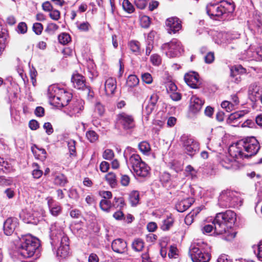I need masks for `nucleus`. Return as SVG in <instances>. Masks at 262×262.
<instances>
[{
	"label": "nucleus",
	"mask_w": 262,
	"mask_h": 262,
	"mask_svg": "<svg viewBox=\"0 0 262 262\" xmlns=\"http://www.w3.org/2000/svg\"><path fill=\"white\" fill-rule=\"evenodd\" d=\"M19 250L20 254L24 258L34 256L36 259L39 257V240L30 234L22 235L19 239Z\"/></svg>",
	"instance_id": "obj_1"
},
{
	"label": "nucleus",
	"mask_w": 262,
	"mask_h": 262,
	"mask_svg": "<svg viewBox=\"0 0 262 262\" xmlns=\"http://www.w3.org/2000/svg\"><path fill=\"white\" fill-rule=\"evenodd\" d=\"M47 96L50 104L59 108L67 105L72 98L71 93L56 84L49 86Z\"/></svg>",
	"instance_id": "obj_2"
},
{
	"label": "nucleus",
	"mask_w": 262,
	"mask_h": 262,
	"mask_svg": "<svg viewBox=\"0 0 262 262\" xmlns=\"http://www.w3.org/2000/svg\"><path fill=\"white\" fill-rule=\"evenodd\" d=\"M236 221V214L230 210L218 213L212 221L214 232L216 234L226 233Z\"/></svg>",
	"instance_id": "obj_3"
},
{
	"label": "nucleus",
	"mask_w": 262,
	"mask_h": 262,
	"mask_svg": "<svg viewBox=\"0 0 262 262\" xmlns=\"http://www.w3.org/2000/svg\"><path fill=\"white\" fill-rule=\"evenodd\" d=\"M234 10V5L230 2L223 1L219 3H210L206 6V11L211 18L217 19L227 13H232Z\"/></svg>",
	"instance_id": "obj_4"
},
{
	"label": "nucleus",
	"mask_w": 262,
	"mask_h": 262,
	"mask_svg": "<svg viewBox=\"0 0 262 262\" xmlns=\"http://www.w3.org/2000/svg\"><path fill=\"white\" fill-rule=\"evenodd\" d=\"M207 245L201 241L194 242L189 248V255L193 262H208L210 255L207 251Z\"/></svg>",
	"instance_id": "obj_5"
},
{
	"label": "nucleus",
	"mask_w": 262,
	"mask_h": 262,
	"mask_svg": "<svg viewBox=\"0 0 262 262\" xmlns=\"http://www.w3.org/2000/svg\"><path fill=\"white\" fill-rule=\"evenodd\" d=\"M242 204L239 194L236 191L223 190L219 196L217 204L221 208H235L241 206Z\"/></svg>",
	"instance_id": "obj_6"
},
{
	"label": "nucleus",
	"mask_w": 262,
	"mask_h": 262,
	"mask_svg": "<svg viewBox=\"0 0 262 262\" xmlns=\"http://www.w3.org/2000/svg\"><path fill=\"white\" fill-rule=\"evenodd\" d=\"M128 164L135 176L140 178H146L150 174V167L143 162L140 156L136 154H132L129 158Z\"/></svg>",
	"instance_id": "obj_7"
},
{
	"label": "nucleus",
	"mask_w": 262,
	"mask_h": 262,
	"mask_svg": "<svg viewBox=\"0 0 262 262\" xmlns=\"http://www.w3.org/2000/svg\"><path fill=\"white\" fill-rule=\"evenodd\" d=\"M63 224L56 222L52 224L50 227L51 244L53 247L55 248L59 244H63L69 241L68 237L63 231Z\"/></svg>",
	"instance_id": "obj_8"
},
{
	"label": "nucleus",
	"mask_w": 262,
	"mask_h": 262,
	"mask_svg": "<svg viewBox=\"0 0 262 262\" xmlns=\"http://www.w3.org/2000/svg\"><path fill=\"white\" fill-rule=\"evenodd\" d=\"M180 141L185 152L189 156L195 155L199 150V142L190 136L183 135Z\"/></svg>",
	"instance_id": "obj_9"
},
{
	"label": "nucleus",
	"mask_w": 262,
	"mask_h": 262,
	"mask_svg": "<svg viewBox=\"0 0 262 262\" xmlns=\"http://www.w3.org/2000/svg\"><path fill=\"white\" fill-rule=\"evenodd\" d=\"M162 49L169 58L178 57L183 52L181 42L177 39H172L169 42L164 43Z\"/></svg>",
	"instance_id": "obj_10"
},
{
	"label": "nucleus",
	"mask_w": 262,
	"mask_h": 262,
	"mask_svg": "<svg viewBox=\"0 0 262 262\" xmlns=\"http://www.w3.org/2000/svg\"><path fill=\"white\" fill-rule=\"evenodd\" d=\"M241 142H243V149L246 152L245 158H248L256 155L260 148L258 141L254 137H247Z\"/></svg>",
	"instance_id": "obj_11"
},
{
	"label": "nucleus",
	"mask_w": 262,
	"mask_h": 262,
	"mask_svg": "<svg viewBox=\"0 0 262 262\" xmlns=\"http://www.w3.org/2000/svg\"><path fill=\"white\" fill-rule=\"evenodd\" d=\"M117 120L125 130L130 129L135 127V119L132 115L122 112L118 115Z\"/></svg>",
	"instance_id": "obj_12"
},
{
	"label": "nucleus",
	"mask_w": 262,
	"mask_h": 262,
	"mask_svg": "<svg viewBox=\"0 0 262 262\" xmlns=\"http://www.w3.org/2000/svg\"><path fill=\"white\" fill-rule=\"evenodd\" d=\"M243 142L241 141L237 142L235 144L230 146L229 148V153L230 155L236 159L244 158L246 155V152L243 151Z\"/></svg>",
	"instance_id": "obj_13"
},
{
	"label": "nucleus",
	"mask_w": 262,
	"mask_h": 262,
	"mask_svg": "<svg viewBox=\"0 0 262 262\" xmlns=\"http://www.w3.org/2000/svg\"><path fill=\"white\" fill-rule=\"evenodd\" d=\"M18 226V221L16 217H9L4 223L3 229L6 235H11Z\"/></svg>",
	"instance_id": "obj_14"
},
{
	"label": "nucleus",
	"mask_w": 262,
	"mask_h": 262,
	"mask_svg": "<svg viewBox=\"0 0 262 262\" xmlns=\"http://www.w3.org/2000/svg\"><path fill=\"white\" fill-rule=\"evenodd\" d=\"M230 101H224L221 104L222 108L226 110L227 112H230L237 108L239 101L236 94L231 95Z\"/></svg>",
	"instance_id": "obj_15"
},
{
	"label": "nucleus",
	"mask_w": 262,
	"mask_h": 262,
	"mask_svg": "<svg viewBox=\"0 0 262 262\" xmlns=\"http://www.w3.org/2000/svg\"><path fill=\"white\" fill-rule=\"evenodd\" d=\"M166 25L168 32L175 33L181 29V21L177 17H171L166 20Z\"/></svg>",
	"instance_id": "obj_16"
},
{
	"label": "nucleus",
	"mask_w": 262,
	"mask_h": 262,
	"mask_svg": "<svg viewBox=\"0 0 262 262\" xmlns=\"http://www.w3.org/2000/svg\"><path fill=\"white\" fill-rule=\"evenodd\" d=\"M112 248L115 252L122 254L127 250V243L121 238H117L113 241Z\"/></svg>",
	"instance_id": "obj_17"
},
{
	"label": "nucleus",
	"mask_w": 262,
	"mask_h": 262,
	"mask_svg": "<svg viewBox=\"0 0 262 262\" xmlns=\"http://www.w3.org/2000/svg\"><path fill=\"white\" fill-rule=\"evenodd\" d=\"M117 88L116 79L113 77L107 78L104 83V91L108 96H112L115 94Z\"/></svg>",
	"instance_id": "obj_18"
},
{
	"label": "nucleus",
	"mask_w": 262,
	"mask_h": 262,
	"mask_svg": "<svg viewBox=\"0 0 262 262\" xmlns=\"http://www.w3.org/2000/svg\"><path fill=\"white\" fill-rule=\"evenodd\" d=\"M83 102L81 100H77L72 102L67 111V114L72 117L80 113L83 108Z\"/></svg>",
	"instance_id": "obj_19"
},
{
	"label": "nucleus",
	"mask_w": 262,
	"mask_h": 262,
	"mask_svg": "<svg viewBox=\"0 0 262 262\" xmlns=\"http://www.w3.org/2000/svg\"><path fill=\"white\" fill-rule=\"evenodd\" d=\"M204 101L196 96H192L190 100L189 110L192 113H198L202 108Z\"/></svg>",
	"instance_id": "obj_20"
},
{
	"label": "nucleus",
	"mask_w": 262,
	"mask_h": 262,
	"mask_svg": "<svg viewBox=\"0 0 262 262\" xmlns=\"http://www.w3.org/2000/svg\"><path fill=\"white\" fill-rule=\"evenodd\" d=\"M246 73V69L241 65L236 66L231 69V80L236 83L241 80V75Z\"/></svg>",
	"instance_id": "obj_21"
},
{
	"label": "nucleus",
	"mask_w": 262,
	"mask_h": 262,
	"mask_svg": "<svg viewBox=\"0 0 262 262\" xmlns=\"http://www.w3.org/2000/svg\"><path fill=\"white\" fill-rule=\"evenodd\" d=\"M186 83L191 88L195 89L198 88L199 82V75L195 72L187 73L184 76Z\"/></svg>",
	"instance_id": "obj_22"
},
{
	"label": "nucleus",
	"mask_w": 262,
	"mask_h": 262,
	"mask_svg": "<svg viewBox=\"0 0 262 262\" xmlns=\"http://www.w3.org/2000/svg\"><path fill=\"white\" fill-rule=\"evenodd\" d=\"M194 202L193 198L187 197L179 201L176 204V208L179 212H183L188 209Z\"/></svg>",
	"instance_id": "obj_23"
},
{
	"label": "nucleus",
	"mask_w": 262,
	"mask_h": 262,
	"mask_svg": "<svg viewBox=\"0 0 262 262\" xmlns=\"http://www.w3.org/2000/svg\"><path fill=\"white\" fill-rule=\"evenodd\" d=\"M239 37V34L235 33L234 34L227 33H220L217 35V38L220 40H216L217 44L229 42L231 40Z\"/></svg>",
	"instance_id": "obj_24"
},
{
	"label": "nucleus",
	"mask_w": 262,
	"mask_h": 262,
	"mask_svg": "<svg viewBox=\"0 0 262 262\" xmlns=\"http://www.w3.org/2000/svg\"><path fill=\"white\" fill-rule=\"evenodd\" d=\"M71 80L74 86L77 89L83 90L86 87L85 78L81 75L79 74L73 75Z\"/></svg>",
	"instance_id": "obj_25"
},
{
	"label": "nucleus",
	"mask_w": 262,
	"mask_h": 262,
	"mask_svg": "<svg viewBox=\"0 0 262 262\" xmlns=\"http://www.w3.org/2000/svg\"><path fill=\"white\" fill-rule=\"evenodd\" d=\"M58 245H59V247L56 252L57 256L61 258L68 257L70 253L69 241L63 243V244H59Z\"/></svg>",
	"instance_id": "obj_26"
},
{
	"label": "nucleus",
	"mask_w": 262,
	"mask_h": 262,
	"mask_svg": "<svg viewBox=\"0 0 262 262\" xmlns=\"http://www.w3.org/2000/svg\"><path fill=\"white\" fill-rule=\"evenodd\" d=\"M259 87L255 83L251 84L248 90L249 99L252 102H256L259 97Z\"/></svg>",
	"instance_id": "obj_27"
},
{
	"label": "nucleus",
	"mask_w": 262,
	"mask_h": 262,
	"mask_svg": "<svg viewBox=\"0 0 262 262\" xmlns=\"http://www.w3.org/2000/svg\"><path fill=\"white\" fill-rule=\"evenodd\" d=\"M53 176L54 177L53 183L55 185L63 187L68 183V180L64 174L55 173Z\"/></svg>",
	"instance_id": "obj_28"
},
{
	"label": "nucleus",
	"mask_w": 262,
	"mask_h": 262,
	"mask_svg": "<svg viewBox=\"0 0 262 262\" xmlns=\"http://www.w3.org/2000/svg\"><path fill=\"white\" fill-rule=\"evenodd\" d=\"M174 219L171 216H168L163 220L161 228L163 231H167L173 226Z\"/></svg>",
	"instance_id": "obj_29"
},
{
	"label": "nucleus",
	"mask_w": 262,
	"mask_h": 262,
	"mask_svg": "<svg viewBox=\"0 0 262 262\" xmlns=\"http://www.w3.org/2000/svg\"><path fill=\"white\" fill-rule=\"evenodd\" d=\"M32 151L37 159H45L47 157V152L45 149L43 148H39L35 146V148H32Z\"/></svg>",
	"instance_id": "obj_30"
},
{
	"label": "nucleus",
	"mask_w": 262,
	"mask_h": 262,
	"mask_svg": "<svg viewBox=\"0 0 262 262\" xmlns=\"http://www.w3.org/2000/svg\"><path fill=\"white\" fill-rule=\"evenodd\" d=\"M139 80L135 75H129L126 80V86L129 88H132L138 85Z\"/></svg>",
	"instance_id": "obj_31"
},
{
	"label": "nucleus",
	"mask_w": 262,
	"mask_h": 262,
	"mask_svg": "<svg viewBox=\"0 0 262 262\" xmlns=\"http://www.w3.org/2000/svg\"><path fill=\"white\" fill-rule=\"evenodd\" d=\"M129 200L132 206H136L139 202V192L137 191H132L129 194Z\"/></svg>",
	"instance_id": "obj_32"
},
{
	"label": "nucleus",
	"mask_w": 262,
	"mask_h": 262,
	"mask_svg": "<svg viewBox=\"0 0 262 262\" xmlns=\"http://www.w3.org/2000/svg\"><path fill=\"white\" fill-rule=\"evenodd\" d=\"M244 115V114L243 112H236L234 113H232L228 117L227 120V122L229 124L234 123L236 120L243 117Z\"/></svg>",
	"instance_id": "obj_33"
},
{
	"label": "nucleus",
	"mask_w": 262,
	"mask_h": 262,
	"mask_svg": "<svg viewBox=\"0 0 262 262\" xmlns=\"http://www.w3.org/2000/svg\"><path fill=\"white\" fill-rule=\"evenodd\" d=\"M144 246V243L142 239L140 238L135 239L132 243V247L136 251H141Z\"/></svg>",
	"instance_id": "obj_34"
},
{
	"label": "nucleus",
	"mask_w": 262,
	"mask_h": 262,
	"mask_svg": "<svg viewBox=\"0 0 262 262\" xmlns=\"http://www.w3.org/2000/svg\"><path fill=\"white\" fill-rule=\"evenodd\" d=\"M138 147L141 152L144 155H148L150 150V146L148 142L142 141L138 144Z\"/></svg>",
	"instance_id": "obj_35"
},
{
	"label": "nucleus",
	"mask_w": 262,
	"mask_h": 262,
	"mask_svg": "<svg viewBox=\"0 0 262 262\" xmlns=\"http://www.w3.org/2000/svg\"><path fill=\"white\" fill-rule=\"evenodd\" d=\"M105 179L110 185L114 187L117 184L116 174L113 172H109L105 176Z\"/></svg>",
	"instance_id": "obj_36"
},
{
	"label": "nucleus",
	"mask_w": 262,
	"mask_h": 262,
	"mask_svg": "<svg viewBox=\"0 0 262 262\" xmlns=\"http://www.w3.org/2000/svg\"><path fill=\"white\" fill-rule=\"evenodd\" d=\"M125 205V203L124 202V200L123 198H114V202H113V207L116 208H119V210L122 209L124 206Z\"/></svg>",
	"instance_id": "obj_37"
},
{
	"label": "nucleus",
	"mask_w": 262,
	"mask_h": 262,
	"mask_svg": "<svg viewBox=\"0 0 262 262\" xmlns=\"http://www.w3.org/2000/svg\"><path fill=\"white\" fill-rule=\"evenodd\" d=\"M71 40L70 35L67 33H62L58 35V40L61 44L67 45Z\"/></svg>",
	"instance_id": "obj_38"
},
{
	"label": "nucleus",
	"mask_w": 262,
	"mask_h": 262,
	"mask_svg": "<svg viewBox=\"0 0 262 262\" xmlns=\"http://www.w3.org/2000/svg\"><path fill=\"white\" fill-rule=\"evenodd\" d=\"M122 7L123 10L128 13H132L135 10L134 7L128 0H123Z\"/></svg>",
	"instance_id": "obj_39"
},
{
	"label": "nucleus",
	"mask_w": 262,
	"mask_h": 262,
	"mask_svg": "<svg viewBox=\"0 0 262 262\" xmlns=\"http://www.w3.org/2000/svg\"><path fill=\"white\" fill-rule=\"evenodd\" d=\"M100 207L103 211L108 212L112 207V204L108 200L102 199L100 202Z\"/></svg>",
	"instance_id": "obj_40"
},
{
	"label": "nucleus",
	"mask_w": 262,
	"mask_h": 262,
	"mask_svg": "<svg viewBox=\"0 0 262 262\" xmlns=\"http://www.w3.org/2000/svg\"><path fill=\"white\" fill-rule=\"evenodd\" d=\"M86 137L91 142H94L98 139V134L94 130H88L86 133Z\"/></svg>",
	"instance_id": "obj_41"
},
{
	"label": "nucleus",
	"mask_w": 262,
	"mask_h": 262,
	"mask_svg": "<svg viewBox=\"0 0 262 262\" xmlns=\"http://www.w3.org/2000/svg\"><path fill=\"white\" fill-rule=\"evenodd\" d=\"M49 209L51 213L54 216L58 215L61 211V206L57 204L51 206Z\"/></svg>",
	"instance_id": "obj_42"
},
{
	"label": "nucleus",
	"mask_w": 262,
	"mask_h": 262,
	"mask_svg": "<svg viewBox=\"0 0 262 262\" xmlns=\"http://www.w3.org/2000/svg\"><path fill=\"white\" fill-rule=\"evenodd\" d=\"M68 196L71 199L76 201H78L79 198V195L78 191L74 188H71L69 189L68 191Z\"/></svg>",
	"instance_id": "obj_43"
},
{
	"label": "nucleus",
	"mask_w": 262,
	"mask_h": 262,
	"mask_svg": "<svg viewBox=\"0 0 262 262\" xmlns=\"http://www.w3.org/2000/svg\"><path fill=\"white\" fill-rule=\"evenodd\" d=\"M130 50L132 52L138 53L140 51V43L136 41H131L129 43Z\"/></svg>",
	"instance_id": "obj_44"
},
{
	"label": "nucleus",
	"mask_w": 262,
	"mask_h": 262,
	"mask_svg": "<svg viewBox=\"0 0 262 262\" xmlns=\"http://www.w3.org/2000/svg\"><path fill=\"white\" fill-rule=\"evenodd\" d=\"M140 24L143 28H148L150 24V18L146 15L142 16L140 18Z\"/></svg>",
	"instance_id": "obj_45"
},
{
	"label": "nucleus",
	"mask_w": 262,
	"mask_h": 262,
	"mask_svg": "<svg viewBox=\"0 0 262 262\" xmlns=\"http://www.w3.org/2000/svg\"><path fill=\"white\" fill-rule=\"evenodd\" d=\"M76 142L74 140H70L68 142V145L71 155H75L76 154Z\"/></svg>",
	"instance_id": "obj_46"
},
{
	"label": "nucleus",
	"mask_w": 262,
	"mask_h": 262,
	"mask_svg": "<svg viewBox=\"0 0 262 262\" xmlns=\"http://www.w3.org/2000/svg\"><path fill=\"white\" fill-rule=\"evenodd\" d=\"M32 29L36 34L40 35L42 31L43 26L41 23H36L33 24Z\"/></svg>",
	"instance_id": "obj_47"
},
{
	"label": "nucleus",
	"mask_w": 262,
	"mask_h": 262,
	"mask_svg": "<svg viewBox=\"0 0 262 262\" xmlns=\"http://www.w3.org/2000/svg\"><path fill=\"white\" fill-rule=\"evenodd\" d=\"M150 61L155 66H159L161 64V58L158 54L152 55L150 57Z\"/></svg>",
	"instance_id": "obj_48"
},
{
	"label": "nucleus",
	"mask_w": 262,
	"mask_h": 262,
	"mask_svg": "<svg viewBox=\"0 0 262 262\" xmlns=\"http://www.w3.org/2000/svg\"><path fill=\"white\" fill-rule=\"evenodd\" d=\"M142 79L143 82L147 84H150L152 82V77L148 73H145L142 75Z\"/></svg>",
	"instance_id": "obj_49"
},
{
	"label": "nucleus",
	"mask_w": 262,
	"mask_h": 262,
	"mask_svg": "<svg viewBox=\"0 0 262 262\" xmlns=\"http://www.w3.org/2000/svg\"><path fill=\"white\" fill-rule=\"evenodd\" d=\"M114 154L113 151L110 149L105 150L103 154V158L108 160L112 159L114 157Z\"/></svg>",
	"instance_id": "obj_50"
},
{
	"label": "nucleus",
	"mask_w": 262,
	"mask_h": 262,
	"mask_svg": "<svg viewBox=\"0 0 262 262\" xmlns=\"http://www.w3.org/2000/svg\"><path fill=\"white\" fill-rule=\"evenodd\" d=\"M34 165L36 167V168L32 171V174L34 178L39 179L42 175V171L38 169L37 164H34Z\"/></svg>",
	"instance_id": "obj_51"
},
{
	"label": "nucleus",
	"mask_w": 262,
	"mask_h": 262,
	"mask_svg": "<svg viewBox=\"0 0 262 262\" xmlns=\"http://www.w3.org/2000/svg\"><path fill=\"white\" fill-rule=\"evenodd\" d=\"M214 225L212 223V225H206L204 227H203L201 229V230L203 233H210L213 230L214 231ZM214 233H215L214 232Z\"/></svg>",
	"instance_id": "obj_52"
},
{
	"label": "nucleus",
	"mask_w": 262,
	"mask_h": 262,
	"mask_svg": "<svg viewBox=\"0 0 262 262\" xmlns=\"http://www.w3.org/2000/svg\"><path fill=\"white\" fill-rule=\"evenodd\" d=\"M18 32L21 34H24L27 31V24L24 22H21L17 26Z\"/></svg>",
	"instance_id": "obj_53"
},
{
	"label": "nucleus",
	"mask_w": 262,
	"mask_h": 262,
	"mask_svg": "<svg viewBox=\"0 0 262 262\" xmlns=\"http://www.w3.org/2000/svg\"><path fill=\"white\" fill-rule=\"evenodd\" d=\"M166 89L167 92L170 94L172 92L177 91V85L172 82H169L167 83Z\"/></svg>",
	"instance_id": "obj_54"
},
{
	"label": "nucleus",
	"mask_w": 262,
	"mask_h": 262,
	"mask_svg": "<svg viewBox=\"0 0 262 262\" xmlns=\"http://www.w3.org/2000/svg\"><path fill=\"white\" fill-rule=\"evenodd\" d=\"M134 2L137 7L140 9L145 8L147 5L146 0H135Z\"/></svg>",
	"instance_id": "obj_55"
},
{
	"label": "nucleus",
	"mask_w": 262,
	"mask_h": 262,
	"mask_svg": "<svg viewBox=\"0 0 262 262\" xmlns=\"http://www.w3.org/2000/svg\"><path fill=\"white\" fill-rule=\"evenodd\" d=\"M154 108V106L148 103L145 106V108L143 109V113L145 114L147 116H149L150 114H151Z\"/></svg>",
	"instance_id": "obj_56"
},
{
	"label": "nucleus",
	"mask_w": 262,
	"mask_h": 262,
	"mask_svg": "<svg viewBox=\"0 0 262 262\" xmlns=\"http://www.w3.org/2000/svg\"><path fill=\"white\" fill-rule=\"evenodd\" d=\"M158 99L159 97L157 94H153L150 96V99L148 103L155 107Z\"/></svg>",
	"instance_id": "obj_57"
},
{
	"label": "nucleus",
	"mask_w": 262,
	"mask_h": 262,
	"mask_svg": "<svg viewBox=\"0 0 262 262\" xmlns=\"http://www.w3.org/2000/svg\"><path fill=\"white\" fill-rule=\"evenodd\" d=\"M214 60V53L212 52H209L205 56V61L207 63H211Z\"/></svg>",
	"instance_id": "obj_58"
},
{
	"label": "nucleus",
	"mask_w": 262,
	"mask_h": 262,
	"mask_svg": "<svg viewBox=\"0 0 262 262\" xmlns=\"http://www.w3.org/2000/svg\"><path fill=\"white\" fill-rule=\"evenodd\" d=\"M130 182L129 177L126 174L122 175L121 178V184L124 186L128 185Z\"/></svg>",
	"instance_id": "obj_59"
},
{
	"label": "nucleus",
	"mask_w": 262,
	"mask_h": 262,
	"mask_svg": "<svg viewBox=\"0 0 262 262\" xmlns=\"http://www.w3.org/2000/svg\"><path fill=\"white\" fill-rule=\"evenodd\" d=\"M50 13V16L54 20H57L60 17V12L56 10H52Z\"/></svg>",
	"instance_id": "obj_60"
},
{
	"label": "nucleus",
	"mask_w": 262,
	"mask_h": 262,
	"mask_svg": "<svg viewBox=\"0 0 262 262\" xmlns=\"http://www.w3.org/2000/svg\"><path fill=\"white\" fill-rule=\"evenodd\" d=\"M113 217L118 221L123 220L124 219V214L120 210L115 212L113 214Z\"/></svg>",
	"instance_id": "obj_61"
},
{
	"label": "nucleus",
	"mask_w": 262,
	"mask_h": 262,
	"mask_svg": "<svg viewBox=\"0 0 262 262\" xmlns=\"http://www.w3.org/2000/svg\"><path fill=\"white\" fill-rule=\"evenodd\" d=\"M90 27V25L88 22H84L80 24L78 26V29L83 31H87L89 30Z\"/></svg>",
	"instance_id": "obj_62"
},
{
	"label": "nucleus",
	"mask_w": 262,
	"mask_h": 262,
	"mask_svg": "<svg viewBox=\"0 0 262 262\" xmlns=\"http://www.w3.org/2000/svg\"><path fill=\"white\" fill-rule=\"evenodd\" d=\"M256 255L258 259L262 261V241L259 243L257 246V253Z\"/></svg>",
	"instance_id": "obj_63"
},
{
	"label": "nucleus",
	"mask_w": 262,
	"mask_h": 262,
	"mask_svg": "<svg viewBox=\"0 0 262 262\" xmlns=\"http://www.w3.org/2000/svg\"><path fill=\"white\" fill-rule=\"evenodd\" d=\"M217 262H232V261L228 255H225V254H222L219 257V258L217 260Z\"/></svg>",
	"instance_id": "obj_64"
}]
</instances>
